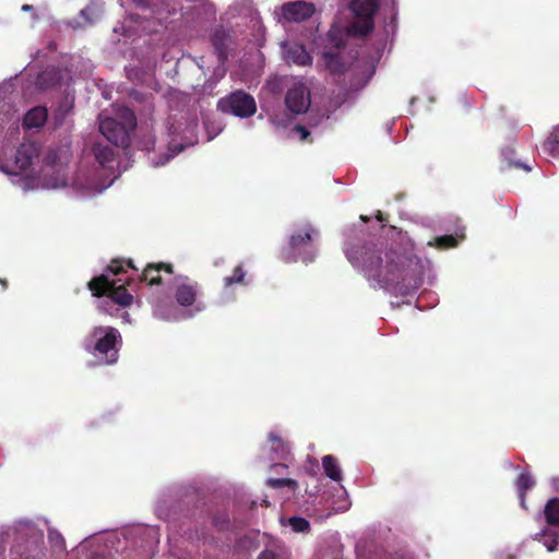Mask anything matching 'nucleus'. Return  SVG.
Here are the masks:
<instances>
[{
    "label": "nucleus",
    "mask_w": 559,
    "mask_h": 559,
    "mask_svg": "<svg viewBox=\"0 0 559 559\" xmlns=\"http://www.w3.org/2000/svg\"><path fill=\"white\" fill-rule=\"evenodd\" d=\"M344 253L367 281L385 290L405 293L412 281H416L419 259L400 246L389 247L382 240L353 239L345 243Z\"/></svg>",
    "instance_id": "nucleus-1"
},
{
    "label": "nucleus",
    "mask_w": 559,
    "mask_h": 559,
    "mask_svg": "<svg viewBox=\"0 0 559 559\" xmlns=\"http://www.w3.org/2000/svg\"><path fill=\"white\" fill-rule=\"evenodd\" d=\"M121 343L119 331L112 326H95L85 336L84 349L100 358L106 365H114L119 357L118 344Z\"/></svg>",
    "instance_id": "nucleus-2"
},
{
    "label": "nucleus",
    "mask_w": 559,
    "mask_h": 559,
    "mask_svg": "<svg viewBox=\"0 0 559 559\" xmlns=\"http://www.w3.org/2000/svg\"><path fill=\"white\" fill-rule=\"evenodd\" d=\"M124 122H119L112 117H100L99 131L106 140L117 147H127L130 142V130L136 126V119L132 110L124 109L120 112Z\"/></svg>",
    "instance_id": "nucleus-3"
},
{
    "label": "nucleus",
    "mask_w": 559,
    "mask_h": 559,
    "mask_svg": "<svg viewBox=\"0 0 559 559\" xmlns=\"http://www.w3.org/2000/svg\"><path fill=\"white\" fill-rule=\"evenodd\" d=\"M87 287L94 297L107 296L116 305H120L122 307L130 306L133 300V296L124 285L117 286V282L109 280L105 274L92 277L87 283Z\"/></svg>",
    "instance_id": "nucleus-4"
},
{
    "label": "nucleus",
    "mask_w": 559,
    "mask_h": 559,
    "mask_svg": "<svg viewBox=\"0 0 559 559\" xmlns=\"http://www.w3.org/2000/svg\"><path fill=\"white\" fill-rule=\"evenodd\" d=\"M216 107L221 114L233 115L240 118L251 117L257 111L253 96L246 93L243 90L234 91L227 96L219 98Z\"/></svg>",
    "instance_id": "nucleus-5"
},
{
    "label": "nucleus",
    "mask_w": 559,
    "mask_h": 559,
    "mask_svg": "<svg viewBox=\"0 0 559 559\" xmlns=\"http://www.w3.org/2000/svg\"><path fill=\"white\" fill-rule=\"evenodd\" d=\"M318 235L317 230L308 227L305 230L294 234L288 240L287 251H283V259L286 263L296 262L300 259L304 263L312 261L309 254L312 249L313 237Z\"/></svg>",
    "instance_id": "nucleus-6"
},
{
    "label": "nucleus",
    "mask_w": 559,
    "mask_h": 559,
    "mask_svg": "<svg viewBox=\"0 0 559 559\" xmlns=\"http://www.w3.org/2000/svg\"><path fill=\"white\" fill-rule=\"evenodd\" d=\"M39 152L38 143L34 141L23 142L16 151L15 159L12 163L1 165L0 171L10 176H19L31 168L34 160L38 158Z\"/></svg>",
    "instance_id": "nucleus-7"
},
{
    "label": "nucleus",
    "mask_w": 559,
    "mask_h": 559,
    "mask_svg": "<svg viewBox=\"0 0 559 559\" xmlns=\"http://www.w3.org/2000/svg\"><path fill=\"white\" fill-rule=\"evenodd\" d=\"M310 91L302 83H296L287 90L285 95V105L289 112L301 115L308 111L310 107Z\"/></svg>",
    "instance_id": "nucleus-8"
},
{
    "label": "nucleus",
    "mask_w": 559,
    "mask_h": 559,
    "mask_svg": "<svg viewBox=\"0 0 559 559\" xmlns=\"http://www.w3.org/2000/svg\"><path fill=\"white\" fill-rule=\"evenodd\" d=\"M282 12L287 21L301 22L311 17L314 12V7L310 2L295 1L285 3Z\"/></svg>",
    "instance_id": "nucleus-9"
},
{
    "label": "nucleus",
    "mask_w": 559,
    "mask_h": 559,
    "mask_svg": "<svg viewBox=\"0 0 559 559\" xmlns=\"http://www.w3.org/2000/svg\"><path fill=\"white\" fill-rule=\"evenodd\" d=\"M162 271L173 274V265L167 263L147 264L142 272L141 281L148 286L159 285L162 283Z\"/></svg>",
    "instance_id": "nucleus-10"
},
{
    "label": "nucleus",
    "mask_w": 559,
    "mask_h": 559,
    "mask_svg": "<svg viewBox=\"0 0 559 559\" xmlns=\"http://www.w3.org/2000/svg\"><path fill=\"white\" fill-rule=\"evenodd\" d=\"M199 284L197 282L179 284L175 290L177 304L181 306L193 305L197 300Z\"/></svg>",
    "instance_id": "nucleus-11"
},
{
    "label": "nucleus",
    "mask_w": 559,
    "mask_h": 559,
    "mask_svg": "<svg viewBox=\"0 0 559 559\" xmlns=\"http://www.w3.org/2000/svg\"><path fill=\"white\" fill-rule=\"evenodd\" d=\"M229 36L224 28H216L211 35V43L218 61L224 62L228 56Z\"/></svg>",
    "instance_id": "nucleus-12"
},
{
    "label": "nucleus",
    "mask_w": 559,
    "mask_h": 559,
    "mask_svg": "<svg viewBox=\"0 0 559 559\" xmlns=\"http://www.w3.org/2000/svg\"><path fill=\"white\" fill-rule=\"evenodd\" d=\"M350 10L355 17L373 19L379 10L377 0H353L350 2Z\"/></svg>",
    "instance_id": "nucleus-13"
},
{
    "label": "nucleus",
    "mask_w": 559,
    "mask_h": 559,
    "mask_svg": "<svg viewBox=\"0 0 559 559\" xmlns=\"http://www.w3.org/2000/svg\"><path fill=\"white\" fill-rule=\"evenodd\" d=\"M374 29V20L366 17H355L348 25L347 33L352 37L365 38Z\"/></svg>",
    "instance_id": "nucleus-14"
},
{
    "label": "nucleus",
    "mask_w": 559,
    "mask_h": 559,
    "mask_svg": "<svg viewBox=\"0 0 559 559\" xmlns=\"http://www.w3.org/2000/svg\"><path fill=\"white\" fill-rule=\"evenodd\" d=\"M322 61L325 69L332 75H342L346 71L345 62L338 52L333 50H325L322 53Z\"/></svg>",
    "instance_id": "nucleus-15"
},
{
    "label": "nucleus",
    "mask_w": 559,
    "mask_h": 559,
    "mask_svg": "<svg viewBox=\"0 0 559 559\" xmlns=\"http://www.w3.org/2000/svg\"><path fill=\"white\" fill-rule=\"evenodd\" d=\"M47 116L45 107H35L24 115L23 127L26 129L40 128L45 124Z\"/></svg>",
    "instance_id": "nucleus-16"
},
{
    "label": "nucleus",
    "mask_w": 559,
    "mask_h": 559,
    "mask_svg": "<svg viewBox=\"0 0 559 559\" xmlns=\"http://www.w3.org/2000/svg\"><path fill=\"white\" fill-rule=\"evenodd\" d=\"M138 7L143 10H150L151 16L156 17L157 20L164 19L166 15L174 13L176 10L174 7H170L169 3H153L150 4L147 1H141L138 3Z\"/></svg>",
    "instance_id": "nucleus-17"
},
{
    "label": "nucleus",
    "mask_w": 559,
    "mask_h": 559,
    "mask_svg": "<svg viewBox=\"0 0 559 559\" xmlns=\"http://www.w3.org/2000/svg\"><path fill=\"white\" fill-rule=\"evenodd\" d=\"M322 466L326 477L331 478L334 481H340L342 479V472L337 459L335 456H323Z\"/></svg>",
    "instance_id": "nucleus-18"
},
{
    "label": "nucleus",
    "mask_w": 559,
    "mask_h": 559,
    "mask_svg": "<svg viewBox=\"0 0 559 559\" xmlns=\"http://www.w3.org/2000/svg\"><path fill=\"white\" fill-rule=\"evenodd\" d=\"M545 520L550 526H559V497L550 498L544 508Z\"/></svg>",
    "instance_id": "nucleus-19"
},
{
    "label": "nucleus",
    "mask_w": 559,
    "mask_h": 559,
    "mask_svg": "<svg viewBox=\"0 0 559 559\" xmlns=\"http://www.w3.org/2000/svg\"><path fill=\"white\" fill-rule=\"evenodd\" d=\"M68 159V154L66 150L60 147H51L46 152L44 163L46 166L57 167L60 165H64Z\"/></svg>",
    "instance_id": "nucleus-20"
},
{
    "label": "nucleus",
    "mask_w": 559,
    "mask_h": 559,
    "mask_svg": "<svg viewBox=\"0 0 559 559\" xmlns=\"http://www.w3.org/2000/svg\"><path fill=\"white\" fill-rule=\"evenodd\" d=\"M535 485V481L531 474L521 473L516 480L518 495L520 498V502L522 508H525V495L530 489H532Z\"/></svg>",
    "instance_id": "nucleus-21"
},
{
    "label": "nucleus",
    "mask_w": 559,
    "mask_h": 559,
    "mask_svg": "<svg viewBox=\"0 0 559 559\" xmlns=\"http://www.w3.org/2000/svg\"><path fill=\"white\" fill-rule=\"evenodd\" d=\"M92 152L96 162L103 166L112 162L115 157L114 148L108 145H103L102 143H95L92 147Z\"/></svg>",
    "instance_id": "nucleus-22"
},
{
    "label": "nucleus",
    "mask_w": 559,
    "mask_h": 559,
    "mask_svg": "<svg viewBox=\"0 0 559 559\" xmlns=\"http://www.w3.org/2000/svg\"><path fill=\"white\" fill-rule=\"evenodd\" d=\"M287 58L299 66H308L312 61L310 53L302 46L289 49L287 51Z\"/></svg>",
    "instance_id": "nucleus-23"
},
{
    "label": "nucleus",
    "mask_w": 559,
    "mask_h": 559,
    "mask_svg": "<svg viewBox=\"0 0 559 559\" xmlns=\"http://www.w3.org/2000/svg\"><path fill=\"white\" fill-rule=\"evenodd\" d=\"M48 542L53 552L57 555L66 554V542L62 534L58 530H48Z\"/></svg>",
    "instance_id": "nucleus-24"
},
{
    "label": "nucleus",
    "mask_w": 559,
    "mask_h": 559,
    "mask_svg": "<svg viewBox=\"0 0 559 559\" xmlns=\"http://www.w3.org/2000/svg\"><path fill=\"white\" fill-rule=\"evenodd\" d=\"M544 152L552 157H559V124L552 129L546 141L544 142Z\"/></svg>",
    "instance_id": "nucleus-25"
},
{
    "label": "nucleus",
    "mask_w": 559,
    "mask_h": 559,
    "mask_svg": "<svg viewBox=\"0 0 559 559\" xmlns=\"http://www.w3.org/2000/svg\"><path fill=\"white\" fill-rule=\"evenodd\" d=\"M138 142H140V146L142 150L147 151V152L155 151L156 142H157L155 130H153V129L144 130L142 128L140 140H138Z\"/></svg>",
    "instance_id": "nucleus-26"
},
{
    "label": "nucleus",
    "mask_w": 559,
    "mask_h": 559,
    "mask_svg": "<svg viewBox=\"0 0 559 559\" xmlns=\"http://www.w3.org/2000/svg\"><path fill=\"white\" fill-rule=\"evenodd\" d=\"M269 441L271 442V449L274 453L277 454L280 457H285L288 453V445L287 443L282 440L274 432H270L269 435Z\"/></svg>",
    "instance_id": "nucleus-27"
},
{
    "label": "nucleus",
    "mask_w": 559,
    "mask_h": 559,
    "mask_svg": "<svg viewBox=\"0 0 559 559\" xmlns=\"http://www.w3.org/2000/svg\"><path fill=\"white\" fill-rule=\"evenodd\" d=\"M266 484L271 488L288 487L293 491H296L298 488V483L292 478H269Z\"/></svg>",
    "instance_id": "nucleus-28"
},
{
    "label": "nucleus",
    "mask_w": 559,
    "mask_h": 559,
    "mask_svg": "<svg viewBox=\"0 0 559 559\" xmlns=\"http://www.w3.org/2000/svg\"><path fill=\"white\" fill-rule=\"evenodd\" d=\"M295 533H307L310 531V522L300 516H293L288 520Z\"/></svg>",
    "instance_id": "nucleus-29"
},
{
    "label": "nucleus",
    "mask_w": 559,
    "mask_h": 559,
    "mask_svg": "<svg viewBox=\"0 0 559 559\" xmlns=\"http://www.w3.org/2000/svg\"><path fill=\"white\" fill-rule=\"evenodd\" d=\"M246 272L242 266H236L233 270L231 276L224 278L225 287L230 286L231 284H242L245 281Z\"/></svg>",
    "instance_id": "nucleus-30"
},
{
    "label": "nucleus",
    "mask_w": 559,
    "mask_h": 559,
    "mask_svg": "<svg viewBox=\"0 0 559 559\" xmlns=\"http://www.w3.org/2000/svg\"><path fill=\"white\" fill-rule=\"evenodd\" d=\"M430 245H432V242H430ZM433 245L438 249H449L457 246V239L452 235L440 236L435 239Z\"/></svg>",
    "instance_id": "nucleus-31"
},
{
    "label": "nucleus",
    "mask_w": 559,
    "mask_h": 559,
    "mask_svg": "<svg viewBox=\"0 0 559 559\" xmlns=\"http://www.w3.org/2000/svg\"><path fill=\"white\" fill-rule=\"evenodd\" d=\"M258 559H292L288 555V552L284 549L278 550H272V549H265L263 552H261L258 557Z\"/></svg>",
    "instance_id": "nucleus-32"
},
{
    "label": "nucleus",
    "mask_w": 559,
    "mask_h": 559,
    "mask_svg": "<svg viewBox=\"0 0 559 559\" xmlns=\"http://www.w3.org/2000/svg\"><path fill=\"white\" fill-rule=\"evenodd\" d=\"M212 523L218 531H225L229 526V518L226 513H218L213 516Z\"/></svg>",
    "instance_id": "nucleus-33"
},
{
    "label": "nucleus",
    "mask_w": 559,
    "mask_h": 559,
    "mask_svg": "<svg viewBox=\"0 0 559 559\" xmlns=\"http://www.w3.org/2000/svg\"><path fill=\"white\" fill-rule=\"evenodd\" d=\"M329 43L336 49H341L344 46V40L337 32L330 31L328 33Z\"/></svg>",
    "instance_id": "nucleus-34"
},
{
    "label": "nucleus",
    "mask_w": 559,
    "mask_h": 559,
    "mask_svg": "<svg viewBox=\"0 0 559 559\" xmlns=\"http://www.w3.org/2000/svg\"><path fill=\"white\" fill-rule=\"evenodd\" d=\"M294 131L299 135L301 142L307 141L310 138V131L307 127H302V124H297L294 128Z\"/></svg>",
    "instance_id": "nucleus-35"
},
{
    "label": "nucleus",
    "mask_w": 559,
    "mask_h": 559,
    "mask_svg": "<svg viewBox=\"0 0 559 559\" xmlns=\"http://www.w3.org/2000/svg\"><path fill=\"white\" fill-rule=\"evenodd\" d=\"M107 271L114 275H118L123 272L122 262L119 260H114L110 265L107 266Z\"/></svg>",
    "instance_id": "nucleus-36"
},
{
    "label": "nucleus",
    "mask_w": 559,
    "mask_h": 559,
    "mask_svg": "<svg viewBox=\"0 0 559 559\" xmlns=\"http://www.w3.org/2000/svg\"><path fill=\"white\" fill-rule=\"evenodd\" d=\"M168 151H171V152L166 155V158H164L162 165L165 164L166 162H168L170 158H173L178 152L183 151V145L178 144L173 148L170 146V143H168Z\"/></svg>",
    "instance_id": "nucleus-37"
},
{
    "label": "nucleus",
    "mask_w": 559,
    "mask_h": 559,
    "mask_svg": "<svg viewBox=\"0 0 559 559\" xmlns=\"http://www.w3.org/2000/svg\"><path fill=\"white\" fill-rule=\"evenodd\" d=\"M543 537L545 538L544 544L547 547V549L549 551L555 550L557 545H558L557 537H550V540H548L549 536L547 534H545V533L543 534Z\"/></svg>",
    "instance_id": "nucleus-38"
},
{
    "label": "nucleus",
    "mask_w": 559,
    "mask_h": 559,
    "mask_svg": "<svg viewBox=\"0 0 559 559\" xmlns=\"http://www.w3.org/2000/svg\"><path fill=\"white\" fill-rule=\"evenodd\" d=\"M377 219L383 225V223L386 221L384 214L381 212V211H378L377 212V215H376Z\"/></svg>",
    "instance_id": "nucleus-39"
},
{
    "label": "nucleus",
    "mask_w": 559,
    "mask_h": 559,
    "mask_svg": "<svg viewBox=\"0 0 559 559\" xmlns=\"http://www.w3.org/2000/svg\"><path fill=\"white\" fill-rule=\"evenodd\" d=\"M11 135H12V136H14V138H16V139H19V135H20V129H19V127H13V128L11 129Z\"/></svg>",
    "instance_id": "nucleus-40"
},
{
    "label": "nucleus",
    "mask_w": 559,
    "mask_h": 559,
    "mask_svg": "<svg viewBox=\"0 0 559 559\" xmlns=\"http://www.w3.org/2000/svg\"><path fill=\"white\" fill-rule=\"evenodd\" d=\"M91 559H110V558L106 557L104 555H100V554H93Z\"/></svg>",
    "instance_id": "nucleus-41"
},
{
    "label": "nucleus",
    "mask_w": 559,
    "mask_h": 559,
    "mask_svg": "<svg viewBox=\"0 0 559 559\" xmlns=\"http://www.w3.org/2000/svg\"><path fill=\"white\" fill-rule=\"evenodd\" d=\"M22 11H24V12L33 11V5H31V4H23Z\"/></svg>",
    "instance_id": "nucleus-42"
},
{
    "label": "nucleus",
    "mask_w": 559,
    "mask_h": 559,
    "mask_svg": "<svg viewBox=\"0 0 559 559\" xmlns=\"http://www.w3.org/2000/svg\"><path fill=\"white\" fill-rule=\"evenodd\" d=\"M516 167H519V168H523V169H525L526 171H530V170H531V167H530L528 165H526V164H519V163H518V164H516Z\"/></svg>",
    "instance_id": "nucleus-43"
},
{
    "label": "nucleus",
    "mask_w": 559,
    "mask_h": 559,
    "mask_svg": "<svg viewBox=\"0 0 559 559\" xmlns=\"http://www.w3.org/2000/svg\"><path fill=\"white\" fill-rule=\"evenodd\" d=\"M0 285H2L3 289H7V287H8V281H7V280H2V278L0 277Z\"/></svg>",
    "instance_id": "nucleus-44"
},
{
    "label": "nucleus",
    "mask_w": 559,
    "mask_h": 559,
    "mask_svg": "<svg viewBox=\"0 0 559 559\" xmlns=\"http://www.w3.org/2000/svg\"><path fill=\"white\" fill-rule=\"evenodd\" d=\"M361 221L365 222V223H368L369 222V217L367 215H361L360 216Z\"/></svg>",
    "instance_id": "nucleus-45"
},
{
    "label": "nucleus",
    "mask_w": 559,
    "mask_h": 559,
    "mask_svg": "<svg viewBox=\"0 0 559 559\" xmlns=\"http://www.w3.org/2000/svg\"><path fill=\"white\" fill-rule=\"evenodd\" d=\"M128 267L135 269V266L132 264V261H131V260H129V262H128Z\"/></svg>",
    "instance_id": "nucleus-46"
},
{
    "label": "nucleus",
    "mask_w": 559,
    "mask_h": 559,
    "mask_svg": "<svg viewBox=\"0 0 559 559\" xmlns=\"http://www.w3.org/2000/svg\"><path fill=\"white\" fill-rule=\"evenodd\" d=\"M3 165H8V162L2 160L1 157H0V167L3 166Z\"/></svg>",
    "instance_id": "nucleus-47"
}]
</instances>
